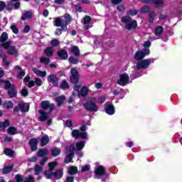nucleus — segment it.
I'll return each mask as SVG.
<instances>
[{
    "instance_id": "obj_6",
    "label": "nucleus",
    "mask_w": 182,
    "mask_h": 182,
    "mask_svg": "<svg viewBox=\"0 0 182 182\" xmlns=\"http://www.w3.org/2000/svg\"><path fill=\"white\" fill-rule=\"evenodd\" d=\"M84 107L88 112H97L99 107L96 105V100L92 99L88 100L85 104H84Z\"/></svg>"
},
{
    "instance_id": "obj_13",
    "label": "nucleus",
    "mask_w": 182,
    "mask_h": 182,
    "mask_svg": "<svg viewBox=\"0 0 182 182\" xmlns=\"http://www.w3.org/2000/svg\"><path fill=\"white\" fill-rule=\"evenodd\" d=\"M55 26L58 28H63L64 32H66V31H68V25L65 22V20L59 17L55 18Z\"/></svg>"
},
{
    "instance_id": "obj_60",
    "label": "nucleus",
    "mask_w": 182,
    "mask_h": 182,
    "mask_svg": "<svg viewBox=\"0 0 182 182\" xmlns=\"http://www.w3.org/2000/svg\"><path fill=\"white\" fill-rule=\"evenodd\" d=\"M35 85H37V86H42V80L36 78L35 81Z\"/></svg>"
},
{
    "instance_id": "obj_31",
    "label": "nucleus",
    "mask_w": 182,
    "mask_h": 182,
    "mask_svg": "<svg viewBox=\"0 0 182 182\" xmlns=\"http://www.w3.org/2000/svg\"><path fill=\"white\" fill-rule=\"evenodd\" d=\"M44 53L48 57L52 58L53 56V48L48 47L44 50Z\"/></svg>"
},
{
    "instance_id": "obj_44",
    "label": "nucleus",
    "mask_w": 182,
    "mask_h": 182,
    "mask_svg": "<svg viewBox=\"0 0 182 182\" xmlns=\"http://www.w3.org/2000/svg\"><path fill=\"white\" fill-rule=\"evenodd\" d=\"M60 43V42L59 41V40L54 38L50 41V45L51 46L55 48L56 46H58L59 44Z\"/></svg>"
},
{
    "instance_id": "obj_56",
    "label": "nucleus",
    "mask_w": 182,
    "mask_h": 182,
    "mask_svg": "<svg viewBox=\"0 0 182 182\" xmlns=\"http://www.w3.org/2000/svg\"><path fill=\"white\" fill-rule=\"evenodd\" d=\"M80 87H82V85H75L73 87L75 92H76L77 93V95H80Z\"/></svg>"
},
{
    "instance_id": "obj_43",
    "label": "nucleus",
    "mask_w": 182,
    "mask_h": 182,
    "mask_svg": "<svg viewBox=\"0 0 182 182\" xmlns=\"http://www.w3.org/2000/svg\"><path fill=\"white\" fill-rule=\"evenodd\" d=\"M56 166H58V163L56 162H50L48 164V167H49V170L48 171H53V170L55 169V167H56Z\"/></svg>"
},
{
    "instance_id": "obj_58",
    "label": "nucleus",
    "mask_w": 182,
    "mask_h": 182,
    "mask_svg": "<svg viewBox=\"0 0 182 182\" xmlns=\"http://www.w3.org/2000/svg\"><path fill=\"white\" fill-rule=\"evenodd\" d=\"M5 6H6V4L4 1H0V12L5 9Z\"/></svg>"
},
{
    "instance_id": "obj_3",
    "label": "nucleus",
    "mask_w": 182,
    "mask_h": 182,
    "mask_svg": "<svg viewBox=\"0 0 182 182\" xmlns=\"http://www.w3.org/2000/svg\"><path fill=\"white\" fill-rule=\"evenodd\" d=\"M121 21L125 23V29L132 31L137 28V21L131 18L130 16H124L122 18Z\"/></svg>"
},
{
    "instance_id": "obj_18",
    "label": "nucleus",
    "mask_w": 182,
    "mask_h": 182,
    "mask_svg": "<svg viewBox=\"0 0 182 182\" xmlns=\"http://www.w3.org/2000/svg\"><path fill=\"white\" fill-rule=\"evenodd\" d=\"M92 22V17L90 16H85L84 17L82 23L84 26V28L85 31H87L90 28V23Z\"/></svg>"
},
{
    "instance_id": "obj_12",
    "label": "nucleus",
    "mask_w": 182,
    "mask_h": 182,
    "mask_svg": "<svg viewBox=\"0 0 182 182\" xmlns=\"http://www.w3.org/2000/svg\"><path fill=\"white\" fill-rule=\"evenodd\" d=\"M71 135L75 139H87V132H80V131L77 129H73L72 131Z\"/></svg>"
},
{
    "instance_id": "obj_32",
    "label": "nucleus",
    "mask_w": 182,
    "mask_h": 182,
    "mask_svg": "<svg viewBox=\"0 0 182 182\" xmlns=\"http://www.w3.org/2000/svg\"><path fill=\"white\" fill-rule=\"evenodd\" d=\"M60 87L63 90H66L70 87L69 83H68V81H66L65 80H63L60 85Z\"/></svg>"
},
{
    "instance_id": "obj_23",
    "label": "nucleus",
    "mask_w": 182,
    "mask_h": 182,
    "mask_svg": "<svg viewBox=\"0 0 182 182\" xmlns=\"http://www.w3.org/2000/svg\"><path fill=\"white\" fill-rule=\"evenodd\" d=\"M10 122L9 120L6 119L4 122H0V132H5L6 127H9Z\"/></svg>"
},
{
    "instance_id": "obj_25",
    "label": "nucleus",
    "mask_w": 182,
    "mask_h": 182,
    "mask_svg": "<svg viewBox=\"0 0 182 182\" xmlns=\"http://www.w3.org/2000/svg\"><path fill=\"white\" fill-rule=\"evenodd\" d=\"M18 107L21 112H28L29 106L23 102L18 103Z\"/></svg>"
},
{
    "instance_id": "obj_41",
    "label": "nucleus",
    "mask_w": 182,
    "mask_h": 182,
    "mask_svg": "<svg viewBox=\"0 0 182 182\" xmlns=\"http://www.w3.org/2000/svg\"><path fill=\"white\" fill-rule=\"evenodd\" d=\"M89 93V90H87V87H82L80 91V95L82 97H85V96H87V94Z\"/></svg>"
},
{
    "instance_id": "obj_42",
    "label": "nucleus",
    "mask_w": 182,
    "mask_h": 182,
    "mask_svg": "<svg viewBox=\"0 0 182 182\" xmlns=\"http://www.w3.org/2000/svg\"><path fill=\"white\" fill-rule=\"evenodd\" d=\"M40 62L41 63H43V65H49V63H50V59L46 57H41L40 58Z\"/></svg>"
},
{
    "instance_id": "obj_51",
    "label": "nucleus",
    "mask_w": 182,
    "mask_h": 182,
    "mask_svg": "<svg viewBox=\"0 0 182 182\" xmlns=\"http://www.w3.org/2000/svg\"><path fill=\"white\" fill-rule=\"evenodd\" d=\"M14 8V1H11L8 3L7 6H6V9L7 11H11Z\"/></svg>"
},
{
    "instance_id": "obj_54",
    "label": "nucleus",
    "mask_w": 182,
    "mask_h": 182,
    "mask_svg": "<svg viewBox=\"0 0 182 182\" xmlns=\"http://www.w3.org/2000/svg\"><path fill=\"white\" fill-rule=\"evenodd\" d=\"M25 76V72L23 70H20V72L17 74L16 77L17 79H22Z\"/></svg>"
},
{
    "instance_id": "obj_57",
    "label": "nucleus",
    "mask_w": 182,
    "mask_h": 182,
    "mask_svg": "<svg viewBox=\"0 0 182 182\" xmlns=\"http://www.w3.org/2000/svg\"><path fill=\"white\" fill-rule=\"evenodd\" d=\"M27 161L31 163H36V161H38V156H32L31 158L28 159Z\"/></svg>"
},
{
    "instance_id": "obj_2",
    "label": "nucleus",
    "mask_w": 182,
    "mask_h": 182,
    "mask_svg": "<svg viewBox=\"0 0 182 182\" xmlns=\"http://www.w3.org/2000/svg\"><path fill=\"white\" fill-rule=\"evenodd\" d=\"M0 83L4 84V89L8 90V95L11 99L16 97V87L8 80H0Z\"/></svg>"
},
{
    "instance_id": "obj_27",
    "label": "nucleus",
    "mask_w": 182,
    "mask_h": 182,
    "mask_svg": "<svg viewBox=\"0 0 182 182\" xmlns=\"http://www.w3.org/2000/svg\"><path fill=\"white\" fill-rule=\"evenodd\" d=\"M65 100H66V97H65V95L58 96L55 98V102H57L58 106H62Z\"/></svg>"
},
{
    "instance_id": "obj_15",
    "label": "nucleus",
    "mask_w": 182,
    "mask_h": 182,
    "mask_svg": "<svg viewBox=\"0 0 182 182\" xmlns=\"http://www.w3.org/2000/svg\"><path fill=\"white\" fill-rule=\"evenodd\" d=\"M48 82H49V83H52L55 87H58V86H59V78L55 75H48Z\"/></svg>"
},
{
    "instance_id": "obj_30",
    "label": "nucleus",
    "mask_w": 182,
    "mask_h": 182,
    "mask_svg": "<svg viewBox=\"0 0 182 182\" xmlns=\"http://www.w3.org/2000/svg\"><path fill=\"white\" fill-rule=\"evenodd\" d=\"M148 16H149V22L150 23H153V22H154V19L156 18V12L149 11L148 13Z\"/></svg>"
},
{
    "instance_id": "obj_64",
    "label": "nucleus",
    "mask_w": 182,
    "mask_h": 182,
    "mask_svg": "<svg viewBox=\"0 0 182 182\" xmlns=\"http://www.w3.org/2000/svg\"><path fill=\"white\" fill-rule=\"evenodd\" d=\"M25 182H34L33 177H32V176H31L26 177Z\"/></svg>"
},
{
    "instance_id": "obj_47",
    "label": "nucleus",
    "mask_w": 182,
    "mask_h": 182,
    "mask_svg": "<svg viewBox=\"0 0 182 182\" xmlns=\"http://www.w3.org/2000/svg\"><path fill=\"white\" fill-rule=\"evenodd\" d=\"M35 171L36 176H39V174H41V173L42 172V166L38 164L36 165Z\"/></svg>"
},
{
    "instance_id": "obj_10",
    "label": "nucleus",
    "mask_w": 182,
    "mask_h": 182,
    "mask_svg": "<svg viewBox=\"0 0 182 182\" xmlns=\"http://www.w3.org/2000/svg\"><path fill=\"white\" fill-rule=\"evenodd\" d=\"M41 110H48L49 109L48 113H52L55 110V104H50L49 101H43L41 102Z\"/></svg>"
},
{
    "instance_id": "obj_33",
    "label": "nucleus",
    "mask_w": 182,
    "mask_h": 182,
    "mask_svg": "<svg viewBox=\"0 0 182 182\" xmlns=\"http://www.w3.org/2000/svg\"><path fill=\"white\" fill-rule=\"evenodd\" d=\"M70 51L75 55L79 56L80 55V50H79L78 46H73L70 48Z\"/></svg>"
},
{
    "instance_id": "obj_24",
    "label": "nucleus",
    "mask_w": 182,
    "mask_h": 182,
    "mask_svg": "<svg viewBox=\"0 0 182 182\" xmlns=\"http://www.w3.org/2000/svg\"><path fill=\"white\" fill-rule=\"evenodd\" d=\"M48 143H49V136L48 135L45 134L44 136H42V138L41 139V147H45V146H46V144H48Z\"/></svg>"
},
{
    "instance_id": "obj_19",
    "label": "nucleus",
    "mask_w": 182,
    "mask_h": 182,
    "mask_svg": "<svg viewBox=\"0 0 182 182\" xmlns=\"http://www.w3.org/2000/svg\"><path fill=\"white\" fill-rule=\"evenodd\" d=\"M33 18V13L31 11H26L22 13L21 17V21H26V19H32Z\"/></svg>"
},
{
    "instance_id": "obj_49",
    "label": "nucleus",
    "mask_w": 182,
    "mask_h": 182,
    "mask_svg": "<svg viewBox=\"0 0 182 182\" xmlns=\"http://www.w3.org/2000/svg\"><path fill=\"white\" fill-rule=\"evenodd\" d=\"M21 93L22 96H24V97H26V96H28V95H29V92H28L26 87H23L22 88Z\"/></svg>"
},
{
    "instance_id": "obj_34",
    "label": "nucleus",
    "mask_w": 182,
    "mask_h": 182,
    "mask_svg": "<svg viewBox=\"0 0 182 182\" xmlns=\"http://www.w3.org/2000/svg\"><path fill=\"white\" fill-rule=\"evenodd\" d=\"M33 72H34L37 76H42L43 77L46 75V71H41L37 68H33Z\"/></svg>"
},
{
    "instance_id": "obj_29",
    "label": "nucleus",
    "mask_w": 182,
    "mask_h": 182,
    "mask_svg": "<svg viewBox=\"0 0 182 182\" xmlns=\"http://www.w3.org/2000/svg\"><path fill=\"white\" fill-rule=\"evenodd\" d=\"M163 26H158L156 29H155V35L158 37L161 36L164 32Z\"/></svg>"
},
{
    "instance_id": "obj_28",
    "label": "nucleus",
    "mask_w": 182,
    "mask_h": 182,
    "mask_svg": "<svg viewBox=\"0 0 182 182\" xmlns=\"http://www.w3.org/2000/svg\"><path fill=\"white\" fill-rule=\"evenodd\" d=\"M60 148L54 147L51 149V156H53V157H58V156L60 154Z\"/></svg>"
},
{
    "instance_id": "obj_22",
    "label": "nucleus",
    "mask_w": 182,
    "mask_h": 182,
    "mask_svg": "<svg viewBox=\"0 0 182 182\" xmlns=\"http://www.w3.org/2000/svg\"><path fill=\"white\" fill-rule=\"evenodd\" d=\"M105 110L107 114H110V115L114 114V106L112 105L105 104Z\"/></svg>"
},
{
    "instance_id": "obj_7",
    "label": "nucleus",
    "mask_w": 182,
    "mask_h": 182,
    "mask_svg": "<svg viewBox=\"0 0 182 182\" xmlns=\"http://www.w3.org/2000/svg\"><path fill=\"white\" fill-rule=\"evenodd\" d=\"M129 80H130V77L126 73L120 74L119 78L117 80V82L119 86H126L129 84Z\"/></svg>"
},
{
    "instance_id": "obj_35",
    "label": "nucleus",
    "mask_w": 182,
    "mask_h": 182,
    "mask_svg": "<svg viewBox=\"0 0 182 182\" xmlns=\"http://www.w3.org/2000/svg\"><path fill=\"white\" fill-rule=\"evenodd\" d=\"M37 154L38 157H45V156H48V149H40L38 151Z\"/></svg>"
},
{
    "instance_id": "obj_17",
    "label": "nucleus",
    "mask_w": 182,
    "mask_h": 182,
    "mask_svg": "<svg viewBox=\"0 0 182 182\" xmlns=\"http://www.w3.org/2000/svg\"><path fill=\"white\" fill-rule=\"evenodd\" d=\"M95 175L98 176V178H100L101 176L106 174V171L103 166H100L95 168Z\"/></svg>"
},
{
    "instance_id": "obj_9",
    "label": "nucleus",
    "mask_w": 182,
    "mask_h": 182,
    "mask_svg": "<svg viewBox=\"0 0 182 182\" xmlns=\"http://www.w3.org/2000/svg\"><path fill=\"white\" fill-rule=\"evenodd\" d=\"M150 63H151V59H145L139 61L136 63V69L137 70H140L141 69H147V68L150 66Z\"/></svg>"
},
{
    "instance_id": "obj_50",
    "label": "nucleus",
    "mask_w": 182,
    "mask_h": 182,
    "mask_svg": "<svg viewBox=\"0 0 182 182\" xmlns=\"http://www.w3.org/2000/svg\"><path fill=\"white\" fill-rule=\"evenodd\" d=\"M164 3V0H151V4H154V5H163Z\"/></svg>"
},
{
    "instance_id": "obj_39",
    "label": "nucleus",
    "mask_w": 182,
    "mask_h": 182,
    "mask_svg": "<svg viewBox=\"0 0 182 182\" xmlns=\"http://www.w3.org/2000/svg\"><path fill=\"white\" fill-rule=\"evenodd\" d=\"M85 141H80L79 142H77L76 144V149L77 150H82V149H83V147H85Z\"/></svg>"
},
{
    "instance_id": "obj_1",
    "label": "nucleus",
    "mask_w": 182,
    "mask_h": 182,
    "mask_svg": "<svg viewBox=\"0 0 182 182\" xmlns=\"http://www.w3.org/2000/svg\"><path fill=\"white\" fill-rule=\"evenodd\" d=\"M8 33L3 32L0 36V43H2L1 46L4 48L6 50H7V53L9 55H11L12 56H18V50L15 46H11L12 41H8Z\"/></svg>"
},
{
    "instance_id": "obj_20",
    "label": "nucleus",
    "mask_w": 182,
    "mask_h": 182,
    "mask_svg": "<svg viewBox=\"0 0 182 182\" xmlns=\"http://www.w3.org/2000/svg\"><path fill=\"white\" fill-rule=\"evenodd\" d=\"M0 58L2 59V62L4 63L3 66L4 68H8V66L11 65V62L8 61V55H6L2 51H0Z\"/></svg>"
},
{
    "instance_id": "obj_63",
    "label": "nucleus",
    "mask_w": 182,
    "mask_h": 182,
    "mask_svg": "<svg viewBox=\"0 0 182 182\" xmlns=\"http://www.w3.org/2000/svg\"><path fill=\"white\" fill-rule=\"evenodd\" d=\"M106 101V97L105 96H102L98 99V103H105Z\"/></svg>"
},
{
    "instance_id": "obj_26",
    "label": "nucleus",
    "mask_w": 182,
    "mask_h": 182,
    "mask_svg": "<svg viewBox=\"0 0 182 182\" xmlns=\"http://www.w3.org/2000/svg\"><path fill=\"white\" fill-rule=\"evenodd\" d=\"M7 132L10 136H15V134H18V128L16 127H9L7 129Z\"/></svg>"
},
{
    "instance_id": "obj_53",
    "label": "nucleus",
    "mask_w": 182,
    "mask_h": 182,
    "mask_svg": "<svg viewBox=\"0 0 182 182\" xmlns=\"http://www.w3.org/2000/svg\"><path fill=\"white\" fill-rule=\"evenodd\" d=\"M90 170V165H85L82 167L81 173H85V171H89Z\"/></svg>"
},
{
    "instance_id": "obj_21",
    "label": "nucleus",
    "mask_w": 182,
    "mask_h": 182,
    "mask_svg": "<svg viewBox=\"0 0 182 182\" xmlns=\"http://www.w3.org/2000/svg\"><path fill=\"white\" fill-rule=\"evenodd\" d=\"M57 55L62 60L68 59V51H66L65 49L59 50L57 53Z\"/></svg>"
},
{
    "instance_id": "obj_11",
    "label": "nucleus",
    "mask_w": 182,
    "mask_h": 182,
    "mask_svg": "<svg viewBox=\"0 0 182 182\" xmlns=\"http://www.w3.org/2000/svg\"><path fill=\"white\" fill-rule=\"evenodd\" d=\"M70 72L71 75L70 79L71 80V83L76 85L79 82V71H77L76 68H72Z\"/></svg>"
},
{
    "instance_id": "obj_46",
    "label": "nucleus",
    "mask_w": 182,
    "mask_h": 182,
    "mask_svg": "<svg viewBox=\"0 0 182 182\" xmlns=\"http://www.w3.org/2000/svg\"><path fill=\"white\" fill-rule=\"evenodd\" d=\"M69 174H76L77 173V167L71 166L68 170Z\"/></svg>"
},
{
    "instance_id": "obj_61",
    "label": "nucleus",
    "mask_w": 182,
    "mask_h": 182,
    "mask_svg": "<svg viewBox=\"0 0 182 182\" xmlns=\"http://www.w3.org/2000/svg\"><path fill=\"white\" fill-rule=\"evenodd\" d=\"M16 182H22V181H23V179L22 178V176H21V175H19V174H17L16 176Z\"/></svg>"
},
{
    "instance_id": "obj_48",
    "label": "nucleus",
    "mask_w": 182,
    "mask_h": 182,
    "mask_svg": "<svg viewBox=\"0 0 182 182\" xmlns=\"http://www.w3.org/2000/svg\"><path fill=\"white\" fill-rule=\"evenodd\" d=\"M150 11V7L149 6H144L140 9L141 14H147Z\"/></svg>"
},
{
    "instance_id": "obj_62",
    "label": "nucleus",
    "mask_w": 182,
    "mask_h": 182,
    "mask_svg": "<svg viewBox=\"0 0 182 182\" xmlns=\"http://www.w3.org/2000/svg\"><path fill=\"white\" fill-rule=\"evenodd\" d=\"M137 14H139L138 10H130L129 11V14H131L132 16H134V15H137Z\"/></svg>"
},
{
    "instance_id": "obj_5",
    "label": "nucleus",
    "mask_w": 182,
    "mask_h": 182,
    "mask_svg": "<svg viewBox=\"0 0 182 182\" xmlns=\"http://www.w3.org/2000/svg\"><path fill=\"white\" fill-rule=\"evenodd\" d=\"M44 174L46 178H55V180H59V178H62V176H63V172L62 170L58 169L56 171L51 172L50 171H46Z\"/></svg>"
},
{
    "instance_id": "obj_37",
    "label": "nucleus",
    "mask_w": 182,
    "mask_h": 182,
    "mask_svg": "<svg viewBox=\"0 0 182 182\" xmlns=\"http://www.w3.org/2000/svg\"><path fill=\"white\" fill-rule=\"evenodd\" d=\"M64 18L65 21L64 22L65 23V25H69L70 22H72V17H70V15L68 13L64 14Z\"/></svg>"
},
{
    "instance_id": "obj_8",
    "label": "nucleus",
    "mask_w": 182,
    "mask_h": 182,
    "mask_svg": "<svg viewBox=\"0 0 182 182\" xmlns=\"http://www.w3.org/2000/svg\"><path fill=\"white\" fill-rule=\"evenodd\" d=\"M147 55H150V50L149 48H144L136 53L134 59L136 60H141L142 59H144L145 56H147Z\"/></svg>"
},
{
    "instance_id": "obj_14",
    "label": "nucleus",
    "mask_w": 182,
    "mask_h": 182,
    "mask_svg": "<svg viewBox=\"0 0 182 182\" xmlns=\"http://www.w3.org/2000/svg\"><path fill=\"white\" fill-rule=\"evenodd\" d=\"M38 113L40 114L38 118V122H46L49 119V114H50L49 112H46L42 109H39Z\"/></svg>"
},
{
    "instance_id": "obj_4",
    "label": "nucleus",
    "mask_w": 182,
    "mask_h": 182,
    "mask_svg": "<svg viewBox=\"0 0 182 182\" xmlns=\"http://www.w3.org/2000/svg\"><path fill=\"white\" fill-rule=\"evenodd\" d=\"M75 150V145L71 144L65 148V163L66 164L70 163L73 160L74 151Z\"/></svg>"
},
{
    "instance_id": "obj_40",
    "label": "nucleus",
    "mask_w": 182,
    "mask_h": 182,
    "mask_svg": "<svg viewBox=\"0 0 182 182\" xmlns=\"http://www.w3.org/2000/svg\"><path fill=\"white\" fill-rule=\"evenodd\" d=\"M13 169V166H5L3 169V174H9V173H11V171H12Z\"/></svg>"
},
{
    "instance_id": "obj_36",
    "label": "nucleus",
    "mask_w": 182,
    "mask_h": 182,
    "mask_svg": "<svg viewBox=\"0 0 182 182\" xmlns=\"http://www.w3.org/2000/svg\"><path fill=\"white\" fill-rule=\"evenodd\" d=\"M3 107L4 109H11V107H14V102H12L11 101H6L3 104Z\"/></svg>"
},
{
    "instance_id": "obj_55",
    "label": "nucleus",
    "mask_w": 182,
    "mask_h": 182,
    "mask_svg": "<svg viewBox=\"0 0 182 182\" xmlns=\"http://www.w3.org/2000/svg\"><path fill=\"white\" fill-rule=\"evenodd\" d=\"M11 29L14 32V33L18 34L19 33V29L16 27V26H11Z\"/></svg>"
},
{
    "instance_id": "obj_38",
    "label": "nucleus",
    "mask_w": 182,
    "mask_h": 182,
    "mask_svg": "<svg viewBox=\"0 0 182 182\" xmlns=\"http://www.w3.org/2000/svg\"><path fill=\"white\" fill-rule=\"evenodd\" d=\"M4 153L6 156H9L10 157H12V156H14V150L9 148L4 149Z\"/></svg>"
},
{
    "instance_id": "obj_52",
    "label": "nucleus",
    "mask_w": 182,
    "mask_h": 182,
    "mask_svg": "<svg viewBox=\"0 0 182 182\" xmlns=\"http://www.w3.org/2000/svg\"><path fill=\"white\" fill-rule=\"evenodd\" d=\"M63 32V28H57L55 31V35H56V36H60Z\"/></svg>"
},
{
    "instance_id": "obj_45",
    "label": "nucleus",
    "mask_w": 182,
    "mask_h": 182,
    "mask_svg": "<svg viewBox=\"0 0 182 182\" xmlns=\"http://www.w3.org/2000/svg\"><path fill=\"white\" fill-rule=\"evenodd\" d=\"M68 60L70 63H72V65H77V63H79V59L75 58L73 57H70Z\"/></svg>"
},
{
    "instance_id": "obj_16",
    "label": "nucleus",
    "mask_w": 182,
    "mask_h": 182,
    "mask_svg": "<svg viewBox=\"0 0 182 182\" xmlns=\"http://www.w3.org/2000/svg\"><path fill=\"white\" fill-rule=\"evenodd\" d=\"M39 141H38V139L36 138H31L28 141V144L31 146V151H36L38 150V144Z\"/></svg>"
},
{
    "instance_id": "obj_59",
    "label": "nucleus",
    "mask_w": 182,
    "mask_h": 182,
    "mask_svg": "<svg viewBox=\"0 0 182 182\" xmlns=\"http://www.w3.org/2000/svg\"><path fill=\"white\" fill-rule=\"evenodd\" d=\"M25 85L29 88L33 87V86H35V81L31 80L29 82L25 83Z\"/></svg>"
}]
</instances>
